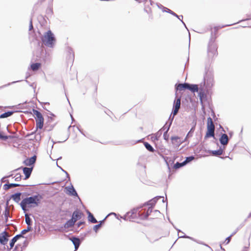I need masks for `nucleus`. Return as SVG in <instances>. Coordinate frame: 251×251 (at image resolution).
Listing matches in <instances>:
<instances>
[{
  "label": "nucleus",
  "instance_id": "obj_16",
  "mask_svg": "<svg viewBox=\"0 0 251 251\" xmlns=\"http://www.w3.org/2000/svg\"><path fill=\"white\" fill-rule=\"evenodd\" d=\"M171 141L172 144L176 146H178L181 143L180 138L177 136L172 137Z\"/></svg>",
  "mask_w": 251,
  "mask_h": 251
},
{
  "label": "nucleus",
  "instance_id": "obj_36",
  "mask_svg": "<svg viewBox=\"0 0 251 251\" xmlns=\"http://www.w3.org/2000/svg\"><path fill=\"white\" fill-rule=\"evenodd\" d=\"M231 236L232 235H230L226 239L225 242L226 244H227L230 242Z\"/></svg>",
  "mask_w": 251,
  "mask_h": 251
},
{
  "label": "nucleus",
  "instance_id": "obj_23",
  "mask_svg": "<svg viewBox=\"0 0 251 251\" xmlns=\"http://www.w3.org/2000/svg\"><path fill=\"white\" fill-rule=\"evenodd\" d=\"M88 221L92 223H97V220L95 218L93 214L90 212L89 211H88Z\"/></svg>",
  "mask_w": 251,
  "mask_h": 251
},
{
  "label": "nucleus",
  "instance_id": "obj_29",
  "mask_svg": "<svg viewBox=\"0 0 251 251\" xmlns=\"http://www.w3.org/2000/svg\"><path fill=\"white\" fill-rule=\"evenodd\" d=\"M223 153V150L221 148L219 149L217 151H212V154L213 155L218 156L222 155Z\"/></svg>",
  "mask_w": 251,
  "mask_h": 251
},
{
  "label": "nucleus",
  "instance_id": "obj_27",
  "mask_svg": "<svg viewBox=\"0 0 251 251\" xmlns=\"http://www.w3.org/2000/svg\"><path fill=\"white\" fill-rule=\"evenodd\" d=\"M4 217H5V222H7V221L8 220V218L10 215V210H9V209L8 207V206H6L5 207V210L4 212Z\"/></svg>",
  "mask_w": 251,
  "mask_h": 251
},
{
  "label": "nucleus",
  "instance_id": "obj_35",
  "mask_svg": "<svg viewBox=\"0 0 251 251\" xmlns=\"http://www.w3.org/2000/svg\"><path fill=\"white\" fill-rule=\"evenodd\" d=\"M193 159H194V157H193V156L187 157L186 159L184 161V162H186V164L188 162L192 161Z\"/></svg>",
  "mask_w": 251,
  "mask_h": 251
},
{
  "label": "nucleus",
  "instance_id": "obj_30",
  "mask_svg": "<svg viewBox=\"0 0 251 251\" xmlns=\"http://www.w3.org/2000/svg\"><path fill=\"white\" fill-rule=\"evenodd\" d=\"M25 221L28 226H30L31 225V220L27 214L25 215Z\"/></svg>",
  "mask_w": 251,
  "mask_h": 251
},
{
  "label": "nucleus",
  "instance_id": "obj_19",
  "mask_svg": "<svg viewBox=\"0 0 251 251\" xmlns=\"http://www.w3.org/2000/svg\"><path fill=\"white\" fill-rule=\"evenodd\" d=\"M41 67V64L40 63H33L30 65V68L33 71H38Z\"/></svg>",
  "mask_w": 251,
  "mask_h": 251
},
{
  "label": "nucleus",
  "instance_id": "obj_1",
  "mask_svg": "<svg viewBox=\"0 0 251 251\" xmlns=\"http://www.w3.org/2000/svg\"><path fill=\"white\" fill-rule=\"evenodd\" d=\"M43 197L40 195H37L32 197L24 199L21 203V206L24 211L28 210V208L38 206Z\"/></svg>",
  "mask_w": 251,
  "mask_h": 251
},
{
  "label": "nucleus",
  "instance_id": "obj_3",
  "mask_svg": "<svg viewBox=\"0 0 251 251\" xmlns=\"http://www.w3.org/2000/svg\"><path fill=\"white\" fill-rule=\"evenodd\" d=\"M43 43L46 46L52 48L55 42V38L51 30L46 32L41 38Z\"/></svg>",
  "mask_w": 251,
  "mask_h": 251
},
{
  "label": "nucleus",
  "instance_id": "obj_10",
  "mask_svg": "<svg viewBox=\"0 0 251 251\" xmlns=\"http://www.w3.org/2000/svg\"><path fill=\"white\" fill-rule=\"evenodd\" d=\"M180 98H178L174 101V111H173V115H176L178 111L180 106Z\"/></svg>",
  "mask_w": 251,
  "mask_h": 251
},
{
  "label": "nucleus",
  "instance_id": "obj_42",
  "mask_svg": "<svg viewBox=\"0 0 251 251\" xmlns=\"http://www.w3.org/2000/svg\"><path fill=\"white\" fill-rule=\"evenodd\" d=\"M18 249H19V247H18L17 246H16V247H15V250H18Z\"/></svg>",
  "mask_w": 251,
  "mask_h": 251
},
{
  "label": "nucleus",
  "instance_id": "obj_44",
  "mask_svg": "<svg viewBox=\"0 0 251 251\" xmlns=\"http://www.w3.org/2000/svg\"><path fill=\"white\" fill-rule=\"evenodd\" d=\"M170 11H171V10L170 9H168V12L170 13Z\"/></svg>",
  "mask_w": 251,
  "mask_h": 251
},
{
  "label": "nucleus",
  "instance_id": "obj_15",
  "mask_svg": "<svg viewBox=\"0 0 251 251\" xmlns=\"http://www.w3.org/2000/svg\"><path fill=\"white\" fill-rule=\"evenodd\" d=\"M189 84L187 83L178 84L176 87V89L179 91H182L185 89H188Z\"/></svg>",
  "mask_w": 251,
  "mask_h": 251
},
{
  "label": "nucleus",
  "instance_id": "obj_32",
  "mask_svg": "<svg viewBox=\"0 0 251 251\" xmlns=\"http://www.w3.org/2000/svg\"><path fill=\"white\" fill-rule=\"evenodd\" d=\"M185 164H186V162H184V161L182 163L176 162L174 165V168L176 169H178V168H180L181 167H182L183 166H184Z\"/></svg>",
  "mask_w": 251,
  "mask_h": 251
},
{
  "label": "nucleus",
  "instance_id": "obj_2",
  "mask_svg": "<svg viewBox=\"0 0 251 251\" xmlns=\"http://www.w3.org/2000/svg\"><path fill=\"white\" fill-rule=\"evenodd\" d=\"M207 57L209 59H213L217 57L218 45L214 41L210 40L207 48Z\"/></svg>",
  "mask_w": 251,
  "mask_h": 251
},
{
  "label": "nucleus",
  "instance_id": "obj_9",
  "mask_svg": "<svg viewBox=\"0 0 251 251\" xmlns=\"http://www.w3.org/2000/svg\"><path fill=\"white\" fill-rule=\"evenodd\" d=\"M9 236L8 232L3 231L0 233V243L3 245L7 244L8 241V237Z\"/></svg>",
  "mask_w": 251,
  "mask_h": 251
},
{
  "label": "nucleus",
  "instance_id": "obj_41",
  "mask_svg": "<svg viewBox=\"0 0 251 251\" xmlns=\"http://www.w3.org/2000/svg\"><path fill=\"white\" fill-rule=\"evenodd\" d=\"M164 139L166 140H168V137H167V136L165 135V134H164Z\"/></svg>",
  "mask_w": 251,
  "mask_h": 251
},
{
  "label": "nucleus",
  "instance_id": "obj_38",
  "mask_svg": "<svg viewBox=\"0 0 251 251\" xmlns=\"http://www.w3.org/2000/svg\"><path fill=\"white\" fill-rule=\"evenodd\" d=\"M85 224L84 222H79L77 223V226L80 227L81 225H84Z\"/></svg>",
  "mask_w": 251,
  "mask_h": 251
},
{
  "label": "nucleus",
  "instance_id": "obj_39",
  "mask_svg": "<svg viewBox=\"0 0 251 251\" xmlns=\"http://www.w3.org/2000/svg\"><path fill=\"white\" fill-rule=\"evenodd\" d=\"M170 13L176 17H178V16L175 13L173 12L172 11H170Z\"/></svg>",
  "mask_w": 251,
  "mask_h": 251
},
{
  "label": "nucleus",
  "instance_id": "obj_5",
  "mask_svg": "<svg viewBox=\"0 0 251 251\" xmlns=\"http://www.w3.org/2000/svg\"><path fill=\"white\" fill-rule=\"evenodd\" d=\"M140 208L137 207L131 209L125 215V219L127 221L135 222L138 218Z\"/></svg>",
  "mask_w": 251,
  "mask_h": 251
},
{
  "label": "nucleus",
  "instance_id": "obj_40",
  "mask_svg": "<svg viewBox=\"0 0 251 251\" xmlns=\"http://www.w3.org/2000/svg\"><path fill=\"white\" fill-rule=\"evenodd\" d=\"M33 28V25L32 24V22H30V26H29V30H31Z\"/></svg>",
  "mask_w": 251,
  "mask_h": 251
},
{
  "label": "nucleus",
  "instance_id": "obj_26",
  "mask_svg": "<svg viewBox=\"0 0 251 251\" xmlns=\"http://www.w3.org/2000/svg\"><path fill=\"white\" fill-rule=\"evenodd\" d=\"M19 186H20L19 184L15 183L5 184L4 185V188L5 190H8L12 187H15Z\"/></svg>",
  "mask_w": 251,
  "mask_h": 251
},
{
  "label": "nucleus",
  "instance_id": "obj_7",
  "mask_svg": "<svg viewBox=\"0 0 251 251\" xmlns=\"http://www.w3.org/2000/svg\"><path fill=\"white\" fill-rule=\"evenodd\" d=\"M155 201L154 200L151 201V203L148 204V205H151V206L148 208L146 211H144V212H141V211H139L138 217L142 220L147 219L149 216L152 211L153 206L155 204Z\"/></svg>",
  "mask_w": 251,
  "mask_h": 251
},
{
  "label": "nucleus",
  "instance_id": "obj_4",
  "mask_svg": "<svg viewBox=\"0 0 251 251\" xmlns=\"http://www.w3.org/2000/svg\"><path fill=\"white\" fill-rule=\"evenodd\" d=\"M215 135V126L211 117L207 118V130L204 137L205 139L214 137Z\"/></svg>",
  "mask_w": 251,
  "mask_h": 251
},
{
  "label": "nucleus",
  "instance_id": "obj_33",
  "mask_svg": "<svg viewBox=\"0 0 251 251\" xmlns=\"http://www.w3.org/2000/svg\"><path fill=\"white\" fill-rule=\"evenodd\" d=\"M31 226H28L26 229H24V230H23L22 231L21 235H22L23 234H25L26 232H27L29 231L30 230H31Z\"/></svg>",
  "mask_w": 251,
  "mask_h": 251
},
{
  "label": "nucleus",
  "instance_id": "obj_8",
  "mask_svg": "<svg viewBox=\"0 0 251 251\" xmlns=\"http://www.w3.org/2000/svg\"><path fill=\"white\" fill-rule=\"evenodd\" d=\"M224 27V26H217L211 28V39L210 40H212L214 41V42H216V39L217 37L219 30Z\"/></svg>",
  "mask_w": 251,
  "mask_h": 251
},
{
  "label": "nucleus",
  "instance_id": "obj_37",
  "mask_svg": "<svg viewBox=\"0 0 251 251\" xmlns=\"http://www.w3.org/2000/svg\"><path fill=\"white\" fill-rule=\"evenodd\" d=\"M203 93L202 92H200L199 93V97H200V100L201 101H202V97H203Z\"/></svg>",
  "mask_w": 251,
  "mask_h": 251
},
{
  "label": "nucleus",
  "instance_id": "obj_20",
  "mask_svg": "<svg viewBox=\"0 0 251 251\" xmlns=\"http://www.w3.org/2000/svg\"><path fill=\"white\" fill-rule=\"evenodd\" d=\"M21 193H17L11 196V199L16 202H19L21 200Z\"/></svg>",
  "mask_w": 251,
  "mask_h": 251
},
{
  "label": "nucleus",
  "instance_id": "obj_13",
  "mask_svg": "<svg viewBox=\"0 0 251 251\" xmlns=\"http://www.w3.org/2000/svg\"><path fill=\"white\" fill-rule=\"evenodd\" d=\"M220 141L222 145H226L228 143V136L226 134H222L220 138Z\"/></svg>",
  "mask_w": 251,
  "mask_h": 251
},
{
  "label": "nucleus",
  "instance_id": "obj_34",
  "mask_svg": "<svg viewBox=\"0 0 251 251\" xmlns=\"http://www.w3.org/2000/svg\"><path fill=\"white\" fill-rule=\"evenodd\" d=\"M101 222L98 224V225H95L94 226V230L97 232L98 229L101 226Z\"/></svg>",
  "mask_w": 251,
  "mask_h": 251
},
{
  "label": "nucleus",
  "instance_id": "obj_14",
  "mask_svg": "<svg viewBox=\"0 0 251 251\" xmlns=\"http://www.w3.org/2000/svg\"><path fill=\"white\" fill-rule=\"evenodd\" d=\"M36 159V156L35 155H34L29 158L26 159L25 161V163L26 166L32 165L35 162Z\"/></svg>",
  "mask_w": 251,
  "mask_h": 251
},
{
  "label": "nucleus",
  "instance_id": "obj_17",
  "mask_svg": "<svg viewBox=\"0 0 251 251\" xmlns=\"http://www.w3.org/2000/svg\"><path fill=\"white\" fill-rule=\"evenodd\" d=\"M70 240L73 243L75 247V249L77 250L78 248L80 245L79 239L76 237H72V238H70Z\"/></svg>",
  "mask_w": 251,
  "mask_h": 251
},
{
  "label": "nucleus",
  "instance_id": "obj_12",
  "mask_svg": "<svg viewBox=\"0 0 251 251\" xmlns=\"http://www.w3.org/2000/svg\"><path fill=\"white\" fill-rule=\"evenodd\" d=\"M65 189L66 190V193L72 196H75L77 195V193L73 186L66 187Z\"/></svg>",
  "mask_w": 251,
  "mask_h": 251
},
{
  "label": "nucleus",
  "instance_id": "obj_22",
  "mask_svg": "<svg viewBox=\"0 0 251 251\" xmlns=\"http://www.w3.org/2000/svg\"><path fill=\"white\" fill-rule=\"evenodd\" d=\"M32 169L25 167L23 169V172L25 176V178H28L31 173Z\"/></svg>",
  "mask_w": 251,
  "mask_h": 251
},
{
  "label": "nucleus",
  "instance_id": "obj_28",
  "mask_svg": "<svg viewBox=\"0 0 251 251\" xmlns=\"http://www.w3.org/2000/svg\"><path fill=\"white\" fill-rule=\"evenodd\" d=\"M12 111H8L0 115V118H5L11 116L13 114Z\"/></svg>",
  "mask_w": 251,
  "mask_h": 251
},
{
  "label": "nucleus",
  "instance_id": "obj_21",
  "mask_svg": "<svg viewBox=\"0 0 251 251\" xmlns=\"http://www.w3.org/2000/svg\"><path fill=\"white\" fill-rule=\"evenodd\" d=\"M75 221H74L72 219L68 220L65 224V228H68L73 226L75 224Z\"/></svg>",
  "mask_w": 251,
  "mask_h": 251
},
{
  "label": "nucleus",
  "instance_id": "obj_11",
  "mask_svg": "<svg viewBox=\"0 0 251 251\" xmlns=\"http://www.w3.org/2000/svg\"><path fill=\"white\" fill-rule=\"evenodd\" d=\"M83 215L82 212L77 210L73 212L72 219L76 222L78 220L80 219Z\"/></svg>",
  "mask_w": 251,
  "mask_h": 251
},
{
  "label": "nucleus",
  "instance_id": "obj_6",
  "mask_svg": "<svg viewBox=\"0 0 251 251\" xmlns=\"http://www.w3.org/2000/svg\"><path fill=\"white\" fill-rule=\"evenodd\" d=\"M33 113L35 116V119L36 121V128L42 129L43 127L44 119V118L39 111L36 110H33Z\"/></svg>",
  "mask_w": 251,
  "mask_h": 251
},
{
  "label": "nucleus",
  "instance_id": "obj_18",
  "mask_svg": "<svg viewBox=\"0 0 251 251\" xmlns=\"http://www.w3.org/2000/svg\"><path fill=\"white\" fill-rule=\"evenodd\" d=\"M21 237H23V236L21 234H19V235H16L14 238H13V239L11 240V241L10 242V249L13 247L15 242L17 241L18 239L21 238Z\"/></svg>",
  "mask_w": 251,
  "mask_h": 251
},
{
  "label": "nucleus",
  "instance_id": "obj_25",
  "mask_svg": "<svg viewBox=\"0 0 251 251\" xmlns=\"http://www.w3.org/2000/svg\"><path fill=\"white\" fill-rule=\"evenodd\" d=\"M149 15V19H152V10L151 8L148 6L146 7L144 10Z\"/></svg>",
  "mask_w": 251,
  "mask_h": 251
},
{
  "label": "nucleus",
  "instance_id": "obj_43",
  "mask_svg": "<svg viewBox=\"0 0 251 251\" xmlns=\"http://www.w3.org/2000/svg\"><path fill=\"white\" fill-rule=\"evenodd\" d=\"M248 218H251V213H250L249 216H248Z\"/></svg>",
  "mask_w": 251,
  "mask_h": 251
},
{
  "label": "nucleus",
  "instance_id": "obj_45",
  "mask_svg": "<svg viewBox=\"0 0 251 251\" xmlns=\"http://www.w3.org/2000/svg\"><path fill=\"white\" fill-rule=\"evenodd\" d=\"M20 249H21L20 251H22V249H21V248L20 247Z\"/></svg>",
  "mask_w": 251,
  "mask_h": 251
},
{
  "label": "nucleus",
  "instance_id": "obj_31",
  "mask_svg": "<svg viewBox=\"0 0 251 251\" xmlns=\"http://www.w3.org/2000/svg\"><path fill=\"white\" fill-rule=\"evenodd\" d=\"M144 144V146L146 147V148L148 151H151V152L154 151L153 148L152 147V146L150 144H149L147 142H145Z\"/></svg>",
  "mask_w": 251,
  "mask_h": 251
},
{
  "label": "nucleus",
  "instance_id": "obj_24",
  "mask_svg": "<svg viewBox=\"0 0 251 251\" xmlns=\"http://www.w3.org/2000/svg\"><path fill=\"white\" fill-rule=\"evenodd\" d=\"M188 90L191 91L193 93L198 92L199 90L198 86L196 84H189Z\"/></svg>",
  "mask_w": 251,
  "mask_h": 251
},
{
  "label": "nucleus",
  "instance_id": "obj_46",
  "mask_svg": "<svg viewBox=\"0 0 251 251\" xmlns=\"http://www.w3.org/2000/svg\"><path fill=\"white\" fill-rule=\"evenodd\" d=\"M73 58H74V55H73V56H72V59H73Z\"/></svg>",
  "mask_w": 251,
  "mask_h": 251
}]
</instances>
